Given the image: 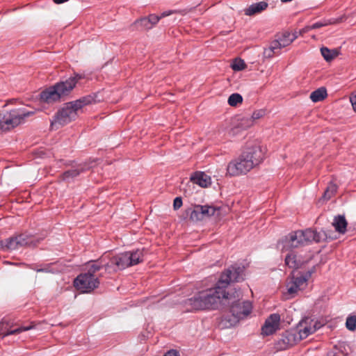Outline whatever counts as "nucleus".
Wrapping results in <instances>:
<instances>
[{
    "label": "nucleus",
    "instance_id": "f704fd0d",
    "mask_svg": "<svg viewBox=\"0 0 356 356\" xmlns=\"http://www.w3.org/2000/svg\"><path fill=\"white\" fill-rule=\"evenodd\" d=\"M231 67L234 71H240L245 69L246 65L243 60L241 58H236L233 61Z\"/></svg>",
    "mask_w": 356,
    "mask_h": 356
},
{
    "label": "nucleus",
    "instance_id": "9d476101",
    "mask_svg": "<svg viewBox=\"0 0 356 356\" xmlns=\"http://www.w3.org/2000/svg\"><path fill=\"white\" fill-rule=\"evenodd\" d=\"M306 245L303 230H298L291 232L284 240L279 243V246L282 245V252L288 251L291 248Z\"/></svg>",
    "mask_w": 356,
    "mask_h": 356
},
{
    "label": "nucleus",
    "instance_id": "a19ab883",
    "mask_svg": "<svg viewBox=\"0 0 356 356\" xmlns=\"http://www.w3.org/2000/svg\"><path fill=\"white\" fill-rule=\"evenodd\" d=\"M278 54L277 52H275L273 49H271L270 47H268V48H266L264 51V56L266 58H270L274 55Z\"/></svg>",
    "mask_w": 356,
    "mask_h": 356
},
{
    "label": "nucleus",
    "instance_id": "9b49d317",
    "mask_svg": "<svg viewBox=\"0 0 356 356\" xmlns=\"http://www.w3.org/2000/svg\"><path fill=\"white\" fill-rule=\"evenodd\" d=\"M253 125V120L249 116H236L232 120L230 128L227 130L229 136H235L243 130Z\"/></svg>",
    "mask_w": 356,
    "mask_h": 356
},
{
    "label": "nucleus",
    "instance_id": "f257e3e1",
    "mask_svg": "<svg viewBox=\"0 0 356 356\" xmlns=\"http://www.w3.org/2000/svg\"><path fill=\"white\" fill-rule=\"evenodd\" d=\"M243 270L241 267L232 266L223 272L215 288L201 291L185 301L187 311L214 309L222 299H231L226 288L231 282L243 280Z\"/></svg>",
    "mask_w": 356,
    "mask_h": 356
},
{
    "label": "nucleus",
    "instance_id": "20e7f679",
    "mask_svg": "<svg viewBox=\"0 0 356 356\" xmlns=\"http://www.w3.org/2000/svg\"><path fill=\"white\" fill-rule=\"evenodd\" d=\"M33 111L20 109L12 110L6 113H0V131H8L23 123L26 118L32 115Z\"/></svg>",
    "mask_w": 356,
    "mask_h": 356
},
{
    "label": "nucleus",
    "instance_id": "4468645a",
    "mask_svg": "<svg viewBox=\"0 0 356 356\" xmlns=\"http://www.w3.org/2000/svg\"><path fill=\"white\" fill-rule=\"evenodd\" d=\"M280 316L278 314H270L261 327V333L268 336L275 333L280 327Z\"/></svg>",
    "mask_w": 356,
    "mask_h": 356
},
{
    "label": "nucleus",
    "instance_id": "2eb2a0df",
    "mask_svg": "<svg viewBox=\"0 0 356 356\" xmlns=\"http://www.w3.org/2000/svg\"><path fill=\"white\" fill-rule=\"evenodd\" d=\"M125 264V268L137 265L143 261L144 250L143 249H137L135 251H129L122 253Z\"/></svg>",
    "mask_w": 356,
    "mask_h": 356
},
{
    "label": "nucleus",
    "instance_id": "5701e85b",
    "mask_svg": "<svg viewBox=\"0 0 356 356\" xmlns=\"http://www.w3.org/2000/svg\"><path fill=\"white\" fill-rule=\"evenodd\" d=\"M268 6V3L266 1L254 3L244 9V14L247 16H252L266 10Z\"/></svg>",
    "mask_w": 356,
    "mask_h": 356
},
{
    "label": "nucleus",
    "instance_id": "6e6552de",
    "mask_svg": "<svg viewBox=\"0 0 356 356\" xmlns=\"http://www.w3.org/2000/svg\"><path fill=\"white\" fill-rule=\"evenodd\" d=\"M122 253L111 256L110 254L103 255L99 258V261L104 265L105 270L109 273L125 269V264Z\"/></svg>",
    "mask_w": 356,
    "mask_h": 356
},
{
    "label": "nucleus",
    "instance_id": "cd10ccee",
    "mask_svg": "<svg viewBox=\"0 0 356 356\" xmlns=\"http://www.w3.org/2000/svg\"><path fill=\"white\" fill-rule=\"evenodd\" d=\"M327 90L325 88H320L310 94V99L313 102L323 100L327 97Z\"/></svg>",
    "mask_w": 356,
    "mask_h": 356
},
{
    "label": "nucleus",
    "instance_id": "58836bf2",
    "mask_svg": "<svg viewBox=\"0 0 356 356\" xmlns=\"http://www.w3.org/2000/svg\"><path fill=\"white\" fill-rule=\"evenodd\" d=\"M269 47H270L271 49H273L277 54H279L280 49L283 48V47L282 46V44L280 43V41L278 39L273 40L270 43Z\"/></svg>",
    "mask_w": 356,
    "mask_h": 356
},
{
    "label": "nucleus",
    "instance_id": "4c0bfd02",
    "mask_svg": "<svg viewBox=\"0 0 356 356\" xmlns=\"http://www.w3.org/2000/svg\"><path fill=\"white\" fill-rule=\"evenodd\" d=\"M265 115V111L263 109L254 111L249 118L253 120V124L256 120L261 118Z\"/></svg>",
    "mask_w": 356,
    "mask_h": 356
},
{
    "label": "nucleus",
    "instance_id": "de8ad7c7",
    "mask_svg": "<svg viewBox=\"0 0 356 356\" xmlns=\"http://www.w3.org/2000/svg\"><path fill=\"white\" fill-rule=\"evenodd\" d=\"M68 0H54L56 3H63L67 1Z\"/></svg>",
    "mask_w": 356,
    "mask_h": 356
},
{
    "label": "nucleus",
    "instance_id": "f03ea898",
    "mask_svg": "<svg viewBox=\"0 0 356 356\" xmlns=\"http://www.w3.org/2000/svg\"><path fill=\"white\" fill-rule=\"evenodd\" d=\"M264 159V152L259 144L248 145L237 159L228 163L227 173L232 177L245 175L259 165Z\"/></svg>",
    "mask_w": 356,
    "mask_h": 356
},
{
    "label": "nucleus",
    "instance_id": "f8f14e48",
    "mask_svg": "<svg viewBox=\"0 0 356 356\" xmlns=\"http://www.w3.org/2000/svg\"><path fill=\"white\" fill-rule=\"evenodd\" d=\"M297 332L294 330H290L284 332L281 338L275 343V348L277 350H286L300 341Z\"/></svg>",
    "mask_w": 356,
    "mask_h": 356
},
{
    "label": "nucleus",
    "instance_id": "1a4fd4ad",
    "mask_svg": "<svg viewBox=\"0 0 356 356\" xmlns=\"http://www.w3.org/2000/svg\"><path fill=\"white\" fill-rule=\"evenodd\" d=\"M310 275V273H308L306 275L293 273L286 284L288 293L293 297L299 291L304 289L307 284V280Z\"/></svg>",
    "mask_w": 356,
    "mask_h": 356
},
{
    "label": "nucleus",
    "instance_id": "ddd939ff",
    "mask_svg": "<svg viewBox=\"0 0 356 356\" xmlns=\"http://www.w3.org/2000/svg\"><path fill=\"white\" fill-rule=\"evenodd\" d=\"M85 77L83 74L74 73L73 76L65 81L56 83L62 97L67 95L74 89L78 81Z\"/></svg>",
    "mask_w": 356,
    "mask_h": 356
},
{
    "label": "nucleus",
    "instance_id": "f3484780",
    "mask_svg": "<svg viewBox=\"0 0 356 356\" xmlns=\"http://www.w3.org/2000/svg\"><path fill=\"white\" fill-rule=\"evenodd\" d=\"M60 98H62V96L56 84L47 88L40 93V99L48 104L58 101Z\"/></svg>",
    "mask_w": 356,
    "mask_h": 356
},
{
    "label": "nucleus",
    "instance_id": "79ce46f5",
    "mask_svg": "<svg viewBox=\"0 0 356 356\" xmlns=\"http://www.w3.org/2000/svg\"><path fill=\"white\" fill-rule=\"evenodd\" d=\"M182 206V199L180 197H177L174 200L173 207L175 210L179 209Z\"/></svg>",
    "mask_w": 356,
    "mask_h": 356
},
{
    "label": "nucleus",
    "instance_id": "4be33fe9",
    "mask_svg": "<svg viewBox=\"0 0 356 356\" xmlns=\"http://www.w3.org/2000/svg\"><path fill=\"white\" fill-rule=\"evenodd\" d=\"M191 181L201 187H207L211 184V177L203 172H196L191 177Z\"/></svg>",
    "mask_w": 356,
    "mask_h": 356
},
{
    "label": "nucleus",
    "instance_id": "37998d69",
    "mask_svg": "<svg viewBox=\"0 0 356 356\" xmlns=\"http://www.w3.org/2000/svg\"><path fill=\"white\" fill-rule=\"evenodd\" d=\"M350 101L353 106V111L356 113V92L350 96Z\"/></svg>",
    "mask_w": 356,
    "mask_h": 356
},
{
    "label": "nucleus",
    "instance_id": "7c9ffc66",
    "mask_svg": "<svg viewBox=\"0 0 356 356\" xmlns=\"http://www.w3.org/2000/svg\"><path fill=\"white\" fill-rule=\"evenodd\" d=\"M85 170V168L79 166L76 168L70 169L63 174V179L68 181L70 179L78 176L81 172Z\"/></svg>",
    "mask_w": 356,
    "mask_h": 356
},
{
    "label": "nucleus",
    "instance_id": "a18cd8bd",
    "mask_svg": "<svg viewBox=\"0 0 356 356\" xmlns=\"http://www.w3.org/2000/svg\"><path fill=\"white\" fill-rule=\"evenodd\" d=\"M175 13H176V10H166V11L163 12L161 14V15H159V16L161 17V18L170 16V15H172V14H173Z\"/></svg>",
    "mask_w": 356,
    "mask_h": 356
},
{
    "label": "nucleus",
    "instance_id": "423d86ee",
    "mask_svg": "<svg viewBox=\"0 0 356 356\" xmlns=\"http://www.w3.org/2000/svg\"><path fill=\"white\" fill-rule=\"evenodd\" d=\"M252 311V305L249 301L239 300L234 302L231 306L230 312L232 318L228 319L230 325H234L241 319L248 316Z\"/></svg>",
    "mask_w": 356,
    "mask_h": 356
},
{
    "label": "nucleus",
    "instance_id": "e433bc0d",
    "mask_svg": "<svg viewBox=\"0 0 356 356\" xmlns=\"http://www.w3.org/2000/svg\"><path fill=\"white\" fill-rule=\"evenodd\" d=\"M102 268H104V265H102V263L99 261V259L95 261V263H92V264L90 265L88 273H91L94 275L95 273L99 270Z\"/></svg>",
    "mask_w": 356,
    "mask_h": 356
},
{
    "label": "nucleus",
    "instance_id": "49530a36",
    "mask_svg": "<svg viewBox=\"0 0 356 356\" xmlns=\"http://www.w3.org/2000/svg\"><path fill=\"white\" fill-rule=\"evenodd\" d=\"M163 356H179V354L177 350H171L167 352Z\"/></svg>",
    "mask_w": 356,
    "mask_h": 356
},
{
    "label": "nucleus",
    "instance_id": "473e14b6",
    "mask_svg": "<svg viewBox=\"0 0 356 356\" xmlns=\"http://www.w3.org/2000/svg\"><path fill=\"white\" fill-rule=\"evenodd\" d=\"M337 185L332 182H330L328 184L325 191L324 192L323 197L325 200L330 199L331 197H332L334 195V193L337 192Z\"/></svg>",
    "mask_w": 356,
    "mask_h": 356
},
{
    "label": "nucleus",
    "instance_id": "c03bdc74",
    "mask_svg": "<svg viewBox=\"0 0 356 356\" xmlns=\"http://www.w3.org/2000/svg\"><path fill=\"white\" fill-rule=\"evenodd\" d=\"M33 269L38 273H51V272L49 266H47L44 268H33Z\"/></svg>",
    "mask_w": 356,
    "mask_h": 356
},
{
    "label": "nucleus",
    "instance_id": "72a5a7b5",
    "mask_svg": "<svg viewBox=\"0 0 356 356\" xmlns=\"http://www.w3.org/2000/svg\"><path fill=\"white\" fill-rule=\"evenodd\" d=\"M243 97L238 93H233L228 98V104L231 106H236L238 104L242 103Z\"/></svg>",
    "mask_w": 356,
    "mask_h": 356
},
{
    "label": "nucleus",
    "instance_id": "393cba45",
    "mask_svg": "<svg viewBox=\"0 0 356 356\" xmlns=\"http://www.w3.org/2000/svg\"><path fill=\"white\" fill-rule=\"evenodd\" d=\"M321 53L323 58L327 62H330L339 56V50L337 49H330L323 47L321 48Z\"/></svg>",
    "mask_w": 356,
    "mask_h": 356
},
{
    "label": "nucleus",
    "instance_id": "2f4dec72",
    "mask_svg": "<svg viewBox=\"0 0 356 356\" xmlns=\"http://www.w3.org/2000/svg\"><path fill=\"white\" fill-rule=\"evenodd\" d=\"M134 24L139 26L143 30H149L153 28L147 17H142L136 20Z\"/></svg>",
    "mask_w": 356,
    "mask_h": 356
},
{
    "label": "nucleus",
    "instance_id": "c756f323",
    "mask_svg": "<svg viewBox=\"0 0 356 356\" xmlns=\"http://www.w3.org/2000/svg\"><path fill=\"white\" fill-rule=\"evenodd\" d=\"M201 213L202 215V220L207 219L216 214L218 211L216 207L208 205H199Z\"/></svg>",
    "mask_w": 356,
    "mask_h": 356
},
{
    "label": "nucleus",
    "instance_id": "39448f33",
    "mask_svg": "<svg viewBox=\"0 0 356 356\" xmlns=\"http://www.w3.org/2000/svg\"><path fill=\"white\" fill-rule=\"evenodd\" d=\"M321 326L322 324L317 320L311 317H305L298 323L294 330L297 332L298 339L301 341L314 334Z\"/></svg>",
    "mask_w": 356,
    "mask_h": 356
},
{
    "label": "nucleus",
    "instance_id": "412c9836",
    "mask_svg": "<svg viewBox=\"0 0 356 356\" xmlns=\"http://www.w3.org/2000/svg\"><path fill=\"white\" fill-rule=\"evenodd\" d=\"M284 261L286 266L290 268L293 269H298L300 268L305 263L307 262L293 252L287 254Z\"/></svg>",
    "mask_w": 356,
    "mask_h": 356
},
{
    "label": "nucleus",
    "instance_id": "0eeeda50",
    "mask_svg": "<svg viewBox=\"0 0 356 356\" xmlns=\"http://www.w3.org/2000/svg\"><path fill=\"white\" fill-rule=\"evenodd\" d=\"M74 284L82 293H89L98 287L99 282L94 275L86 273L79 275L74 280Z\"/></svg>",
    "mask_w": 356,
    "mask_h": 356
},
{
    "label": "nucleus",
    "instance_id": "09e8293b",
    "mask_svg": "<svg viewBox=\"0 0 356 356\" xmlns=\"http://www.w3.org/2000/svg\"><path fill=\"white\" fill-rule=\"evenodd\" d=\"M240 293H241L240 292L237 293V297H239Z\"/></svg>",
    "mask_w": 356,
    "mask_h": 356
},
{
    "label": "nucleus",
    "instance_id": "7ed1b4c3",
    "mask_svg": "<svg viewBox=\"0 0 356 356\" xmlns=\"http://www.w3.org/2000/svg\"><path fill=\"white\" fill-rule=\"evenodd\" d=\"M92 98L90 96L82 97L74 102H68L65 106L58 111L51 122L52 127L58 128V126H63L74 120L79 110L84 106L90 104Z\"/></svg>",
    "mask_w": 356,
    "mask_h": 356
},
{
    "label": "nucleus",
    "instance_id": "a211bd4d",
    "mask_svg": "<svg viewBox=\"0 0 356 356\" xmlns=\"http://www.w3.org/2000/svg\"><path fill=\"white\" fill-rule=\"evenodd\" d=\"M33 327L34 325H31L29 326H20L17 328L12 329L8 322L2 321L0 323V336L3 338L10 334H17L22 332L31 330Z\"/></svg>",
    "mask_w": 356,
    "mask_h": 356
},
{
    "label": "nucleus",
    "instance_id": "a878e982",
    "mask_svg": "<svg viewBox=\"0 0 356 356\" xmlns=\"http://www.w3.org/2000/svg\"><path fill=\"white\" fill-rule=\"evenodd\" d=\"M1 248L3 250L12 251L18 250L16 236H13L0 242Z\"/></svg>",
    "mask_w": 356,
    "mask_h": 356
},
{
    "label": "nucleus",
    "instance_id": "b1692460",
    "mask_svg": "<svg viewBox=\"0 0 356 356\" xmlns=\"http://www.w3.org/2000/svg\"><path fill=\"white\" fill-rule=\"evenodd\" d=\"M347 221L344 216H338L334 218L332 225L335 228L336 231L344 234L346 231Z\"/></svg>",
    "mask_w": 356,
    "mask_h": 356
},
{
    "label": "nucleus",
    "instance_id": "ea45409f",
    "mask_svg": "<svg viewBox=\"0 0 356 356\" xmlns=\"http://www.w3.org/2000/svg\"><path fill=\"white\" fill-rule=\"evenodd\" d=\"M149 22L152 24V27L158 24L161 19V17L155 14H150L147 16Z\"/></svg>",
    "mask_w": 356,
    "mask_h": 356
},
{
    "label": "nucleus",
    "instance_id": "bb28decb",
    "mask_svg": "<svg viewBox=\"0 0 356 356\" xmlns=\"http://www.w3.org/2000/svg\"><path fill=\"white\" fill-rule=\"evenodd\" d=\"M201 212L202 211H200L199 205H195L186 211L187 215L189 216L190 219L193 221L203 220Z\"/></svg>",
    "mask_w": 356,
    "mask_h": 356
},
{
    "label": "nucleus",
    "instance_id": "c85d7f7f",
    "mask_svg": "<svg viewBox=\"0 0 356 356\" xmlns=\"http://www.w3.org/2000/svg\"><path fill=\"white\" fill-rule=\"evenodd\" d=\"M296 38L297 36L295 34L286 31L279 36L277 39L280 41L282 46L285 47L289 46Z\"/></svg>",
    "mask_w": 356,
    "mask_h": 356
},
{
    "label": "nucleus",
    "instance_id": "6ab92c4d",
    "mask_svg": "<svg viewBox=\"0 0 356 356\" xmlns=\"http://www.w3.org/2000/svg\"><path fill=\"white\" fill-rule=\"evenodd\" d=\"M304 237L305 238L306 244L308 245L310 243L320 242L324 240L326 237V234L324 232H316L312 229H306L303 230Z\"/></svg>",
    "mask_w": 356,
    "mask_h": 356
},
{
    "label": "nucleus",
    "instance_id": "c9c22d12",
    "mask_svg": "<svg viewBox=\"0 0 356 356\" xmlns=\"http://www.w3.org/2000/svg\"><path fill=\"white\" fill-rule=\"evenodd\" d=\"M346 326L348 330H356V316H350L347 318Z\"/></svg>",
    "mask_w": 356,
    "mask_h": 356
},
{
    "label": "nucleus",
    "instance_id": "aec40b11",
    "mask_svg": "<svg viewBox=\"0 0 356 356\" xmlns=\"http://www.w3.org/2000/svg\"><path fill=\"white\" fill-rule=\"evenodd\" d=\"M343 17H341L339 18H331V19H323L321 22H318L313 24L312 25L305 26L302 30H300V33H306L312 29H319V28H321L323 26H325L327 25L339 24L341 22H343Z\"/></svg>",
    "mask_w": 356,
    "mask_h": 356
},
{
    "label": "nucleus",
    "instance_id": "dca6fc26",
    "mask_svg": "<svg viewBox=\"0 0 356 356\" xmlns=\"http://www.w3.org/2000/svg\"><path fill=\"white\" fill-rule=\"evenodd\" d=\"M18 249L25 247H35L39 242L40 239L35 236L23 233L15 235Z\"/></svg>",
    "mask_w": 356,
    "mask_h": 356
}]
</instances>
